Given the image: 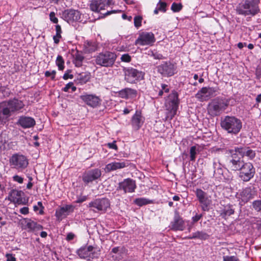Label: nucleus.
Here are the masks:
<instances>
[{
	"instance_id": "42",
	"label": "nucleus",
	"mask_w": 261,
	"mask_h": 261,
	"mask_svg": "<svg viewBox=\"0 0 261 261\" xmlns=\"http://www.w3.org/2000/svg\"><path fill=\"white\" fill-rule=\"evenodd\" d=\"M182 8V5L181 4L179 3H173L171 7V9L174 12H179Z\"/></svg>"
},
{
	"instance_id": "9",
	"label": "nucleus",
	"mask_w": 261,
	"mask_h": 261,
	"mask_svg": "<svg viewBox=\"0 0 261 261\" xmlns=\"http://www.w3.org/2000/svg\"><path fill=\"white\" fill-rule=\"evenodd\" d=\"M76 253L81 258L91 260L98 257L100 250L91 245L85 246L78 249Z\"/></svg>"
},
{
	"instance_id": "23",
	"label": "nucleus",
	"mask_w": 261,
	"mask_h": 261,
	"mask_svg": "<svg viewBox=\"0 0 261 261\" xmlns=\"http://www.w3.org/2000/svg\"><path fill=\"white\" fill-rule=\"evenodd\" d=\"M80 98L89 106L95 108L100 105L101 99L99 97L94 94H85L80 96Z\"/></svg>"
},
{
	"instance_id": "49",
	"label": "nucleus",
	"mask_w": 261,
	"mask_h": 261,
	"mask_svg": "<svg viewBox=\"0 0 261 261\" xmlns=\"http://www.w3.org/2000/svg\"><path fill=\"white\" fill-rule=\"evenodd\" d=\"M151 56H152L153 57V58L155 59L160 60V59H163L164 58L163 56L161 54H160L158 52H155V53L152 52Z\"/></svg>"
},
{
	"instance_id": "59",
	"label": "nucleus",
	"mask_w": 261,
	"mask_h": 261,
	"mask_svg": "<svg viewBox=\"0 0 261 261\" xmlns=\"http://www.w3.org/2000/svg\"><path fill=\"white\" fill-rule=\"evenodd\" d=\"M121 11V10H112V11H107L105 14H104V16H108V15H109L111 14H113V13H119V12H120Z\"/></svg>"
},
{
	"instance_id": "26",
	"label": "nucleus",
	"mask_w": 261,
	"mask_h": 261,
	"mask_svg": "<svg viewBox=\"0 0 261 261\" xmlns=\"http://www.w3.org/2000/svg\"><path fill=\"white\" fill-rule=\"evenodd\" d=\"M17 123L23 128H28L33 127L36 122L32 117L22 116L19 117Z\"/></svg>"
},
{
	"instance_id": "7",
	"label": "nucleus",
	"mask_w": 261,
	"mask_h": 261,
	"mask_svg": "<svg viewBox=\"0 0 261 261\" xmlns=\"http://www.w3.org/2000/svg\"><path fill=\"white\" fill-rule=\"evenodd\" d=\"M116 55L111 51L101 53L97 56L95 59V63L100 66L109 67H112L116 59Z\"/></svg>"
},
{
	"instance_id": "41",
	"label": "nucleus",
	"mask_w": 261,
	"mask_h": 261,
	"mask_svg": "<svg viewBox=\"0 0 261 261\" xmlns=\"http://www.w3.org/2000/svg\"><path fill=\"white\" fill-rule=\"evenodd\" d=\"M143 18L141 16H136L134 17V25L136 28H139L142 25Z\"/></svg>"
},
{
	"instance_id": "55",
	"label": "nucleus",
	"mask_w": 261,
	"mask_h": 261,
	"mask_svg": "<svg viewBox=\"0 0 261 261\" xmlns=\"http://www.w3.org/2000/svg\"><path fill=\"white\" fill-rule=\"evenodd\" d=\"M202 217V214L198 215L196 214L195 216L193 217L192 219V223H195L197 221H198Z\"/></svg>"
},
{
	"instance_id": "15",
	"label": "nucleus",
	"mask_w": 261,
	"mask_h": 261,
	"mask_svg": "<svg viewBox=\"0 0 261 261\" xmlns=\"http://www.w3.org/2000/svg\"><path fill=\"white\" fill-rule=\"evenodd\" d=\"M155 41L154 34L152 32H143L139 34V37L135 41V44L144 45H152Z\"/></svg>"
},
{
	"instance_id": "19",
	"label": "nucleus",
	"mask_w": 261,
	"mask_h": 261,
	"mask_svg": "<svg viewBox=\"0 0 261 261\" xmlns=\"http://www.w3.org/2000/svg\"><path fill=\"white\" fill-rule=\"evenodd\" d=\"M101 175V171L100 169H93L84 172L82 176V179L87 184L99 179Z\"/></svg>"
},
{
	"instance_id": "62",
	"label": "nucleus",
	"mask_w": 261,
	"mask_h": 261,
	"mask_svg": "<svg viewBox=\"0 0 261 261\" xmlns=\"http://www.w3.org/2000/svg\"><path fill=\"white\" fill-rule=\"evenodd\" d=\"M87 198L86 196H83L82 197L79 198L77 199L76 202L77 203H82L85 201L86 200Z\"/></svg>"
},
{
	"instance_id": "63",
	"label": "nucleus",
	"mask_w": 261,
	"mask_h": 261,
	"mask_svg": "<svg viewBox=\"0 0 261 261\" xmlns=\"http://www.w3.org/2000/svg\"><path fill=\"white\" fill-rule=\"evenodd\" d=\"M122 17L124 19H127L129 21H131L132 19V17L131 16H127L125 14H122Z\"/></svg>"
},
{
	"instance_id": "5",
	"label": "nucleus",
	"mask_w": 261,
	"mask_h": 261,
	"mask_svg": "<svg viewBox=\"0 0 261 261\" xmlns=\"http://www.w3.org/2000/svg\"><path fill=\"white\" fill-rule=\"evenodd\" d=\"M227 153L225 161L226 166L232 171H239L242 167L244 161L239 156L238 152L235 151V149L229 150Z\"/></svg>"
},
{
	"instance_id": "39",
	"label": "nucleus",
	"mask_w": 261,
	"mask_h": 261,
	"mask_svg": "<svg viewBox=\"0 0 261 261\" xmlns=\"http://www.w3.org/2000/svg\"><path fill=\"white\" fill-rule=\"evenodd\" d=\"M56 35L53 37V39L55 43L58 44L60 41V39L61 38L62 33L61 27L60 25L57 24L56 25Z\"/></svg>"
},
{
	"instance_id": "46",
	"label": "nucleus",
	"mask_w": 261,
	"mask_h": 261,
	"mask_svg": "<svg viewBox=\"0 0 261 261\" xmlns=\"http://www.w3.org/2000/svg\"><path fill=\"white\" fill-rule=\"evenodd\" d=\"M223 259V261H240L239 259L235 256H224Z\"/></svg>"
},
{
	"instance_id": "20",
	"label": "nucleus",
	"mask_w": 261,
	"mask_h": 261,
	"mask_svg": "<svg viewBox=\"0 0 261 261\" xmlns=\"http://www.w3.org/2000/svg\"><path fill=\"white\" fill-rule=\"evenodd\" d=\"M21 224L23 228L28 232H36L43 229L42 225L29 218H24Z\"/></svg>"
},
{
	"instance_id": "21",
	"label": "nucleus",
	"mask_w": 261,
	"mask_h": 261,
	"mask_svg": "<svg viewBox=\"0 0 261 261\" xmlns=\"http://www.w3.org/2000/svg\"><path fill=\"white\" fill-rule=\"evenodd\" d=\"M62 17L68 23L79 21L81 18V13L78 10H67L63 12Z\"/></svg>"
},
{
	"instance_id": "6",
	"label": "nucleus",
	"mask_w": 261,
	"mask_h": 261,
	"mask_svg": "<svg viewBox=\"0 0 261 261\" xmlns=\"http://www.w3.org/2000/svg\"><path fill=\"white\" fill-rule=\"evenodd\" d=\"M228 106V103L223 99H215L208 105V114L213 117L220 115Z\"/></svg>"
},
{
	"instance_id": "10",
	"label": "nucleus",
	"mask_w": 261,
	"mask_h": 261,
	"mask_svg": "<svg viewBox=\"0 0 261 261\" xmlns=\"http://www.w3.org/2000/svg\"><path fill=\"white\" fill-rule=\"evenodd\" d=\"M123 71L124 79L127 83H135L143 79V72L133 67L124 68Z\"/></svg>"
},
{
	"instance_id": "35",
	"label": "nucleus",
	"mask_w": 261,
	"mask_h": 261,
	"mask_svg": "<svg viewBox=\"0 0 261 261\" xmlns=\"http://www.w3.org/2000/svg\"><path fill=\"white\" fill-rule=\"evenodd\" d=\"M134 202L139 206H142L145 205L152 203L153 201L146 198H138L134 200Z\"/></svg>"
},
{
	"instance_id": "25",
	"label": "nucleus",
	"mask_w": 261,
	"mask_h": 261,
	"mask_svg": "<svg viewBox=\"0 0 261 261\" xmlns=\"http://www.w3.org/2000/svg\"><path fill=\"white\" fill-rule=\"evenodd\" d=\"M74 211V206L72 205H66L58 209L56 211V216L58 219L62 220Z\"/></svg>"
},
{
	"instance_id": "33",
	"label": "nucleus",
	"mask_w": 261,
	"mask_h": 261,
	"mask_svg": "<svg viewBox=\"0 0 261 261\" xmlns=\"http://www.w3.org/2000/svg\"><path fill=\"white\" fill-rule=\"evenodd\" d=\"M209 235L205 232L203 231H197L192 233V235L189 237V239H198L200 240H205L208 238Z\"/></svg>"
},
{
	"instance_id": "61",
	"label": "nucleus",
	"mask_w": 261,
	"mask_h": 261,
	"mask_svg": "<svg viewBox=\"0 0 261 261\" xmlns=\"http://www.w3.org/2000/svg\"><path fill=\"white\" fill-rule=\"evenodd\" d=\"M73 77V75L72 74H69L67 72H66L64 73L63 76V78L66 80H68V79H72Z\"/></svg>"
},
{
	"instance_id": "48",
	"label": "nucleus",
	"mask_w": 261,
	"mask_h": 261,
	"mask_svg": "<svg viewBox=\"0 0 261 261\" xmlns=\"http://www.w3.org/2000/svg\"><path fill=\"white\" fill-rule=\"evenodd\" d=\"M6 261H16L15 255L11 253H7L5 255Z\"/></svg>"
},
{
	"instance_id": "43",
	"label": "nucleus",
	"mask_w": 261,
	"mask_h": 261,
	"mask_svg": "<svg viewBox=\"0 0 261 261\" xmlns=\"http://www.w3.org/2000/svg\"><path fill=\"white\" fill-rule=\"evenodd\" d=\"M253 208L257 212L261 211V200H255L252 202Z\"/></svg>"
},
{
	"instance_id": "27",
	"label": "nucleus",
	"mask_w": 261,
	"mask_h": 261,
	"mask_svg": "<svg viewBox=\"0 0 261 261\" xmlns=\"http://www.w3.org/2000/svg\"><path fill=\"white\" fill-rule=\"evenodd\" d=\"M235 151L238 152L242 157L247 156L249 159L252 160L255 156L256 153L249 147H235Z\"/></svg>"
},
{
	"instance_id": "32",
	"label": "nucleus",
	"mask_w": 261,
	"mask_h": 261,
	"mask_svg": "<svg viewBox=\"0 0 261 261\" xmlns=\"http://www.w3.org/2000/svg\"><path fill=\"white\" fill-rule=\"evenodd\" d=\"M84 48L86 53H92L97 50V43L94 41H86L84 42Z\"/></svg>"
},
{
	"instance_id": "16",
	"label": "nucleus",
	"mask_w": 261,
	"mask_h": 261,
	"mask_svg": "<svg viewBox=\"0 0 261 261\" xmlns=\"http://www.w3.org/2000/svg\"><path fill=\"white\" fill-rule=\"evenodd\" d=\"M217 90L213 87H203L196 94L195 97L200 101L208 100L216 95Z\"/></svg>"
},
{
	"instance_id": "60",
	"label": "nucleus",
	"mask_w": 261,
	"mask_h": 261,
	"mask_svg": "<svg viewBox=\"0 0 261 261\" xmlns=\"http://www.w3.org/2000/svg\"><path fill=\"white\" fill-rule=\"evenodd\" d=\"M162 90L165 91L166 93H168L169 92V89L168 88V85L165 84H162L161 85Z\"/></svg>"
},
{
	"instance_id": "56",
	"label": "nucleus",
	"mask_w": 261,
	"mask_h": 261,
	"mask_svg": "<svg viewBox=\"0 0 261 261\" xmlns=\"http://www.w3.org/2000/svg\"><path fill=\"white\" fill-rule=\"evenodd\" d=\"M73 83L72 82H69L66 85L65 87L63 89V90L64 92H68L69 89L72 87Z\"/></svg>"
},
{
	"instance_id": "45",
	"label": "nucleus",
	"mask_w": 261,
	"mask_h": 261,
	"mask_svg": "<svg viewBox=\"0 0 261 261\" xmlns=\"http://www.w3.org/2000/svg\"><path fill=\"white\" fill-rule=\"evenodd\" d=\"M166 6L167 4L165 2H161V1H160L158 4V8L159 10L163 12H165L166 11Z\"/></svg>"
},
{
	"instance_id": "51",
	"label": "nucleus",
	"mask_w": 261,
	"mask_h": 261,
	"mask_svg": "<svg viewBox=\"0 0 261 261\" xmlns=\"http://www.w3.org/2000/svg\"><path fill=\"white\" fill-rule=\"evenodd\" d=\"M49 18L51 21L53 23H57L58 21V18L55 16V13L51 12L49 14Z\"/></svg>"
},
{
	"instance_id": "8",
	"label": "nucleus",
	"mask_w": 261,
	"mask_h": 261,
	"mask_svg": "<svg viewBox=\"0 0 261 261\" xmlns=\"http://www.w3.org/2000/svg\"><path fill=\"white\" fill-rule=\"evenodd\" d=\"M9 162L12 168L18 171H23L29 164L27 158L19 153L13 154L10 158Z\"/></svg>"
},
{
	"instance_id": "64",
	"label": "nucleus",
	"mask_w": 261,
	"mask_h": 261,
	"mask_svg": "<svg viewBox=\"0 0 261 261\" xmlns=\"http://www.w3.org/2000/svg\"><path fill=\"white\" fill-rule=\"evenodd\" d=\"M255 100L257 103H259L261 101V93L257 96Z\"/></svg>"
},
{
	"instance_id": "13",
	"label": "nucleus",
	"mask_w": 261,
	"mask_h": 261,
	"mask_svg": "<svg viewBox=\"0 0 261 261\" xmlns=\"http://www.w3.org/2000/svg\"><path fill=\"white\" fill-rule=\"evenodd\" d=\"M196 196L200 203L202 211L207 212L210 210V206L212 203L211 197L208 196L207 193L200 189H197L195 191Z\"/></svg>"
},
{
	"instance_id": "3",
	"label": "nucleus",
	"mask_w": 261,
	"mask_h": 261,
	"mask_svg": "<svg viewBox=\"0 0 261 261\" xmlns=\"http://www.w3.org/2000/svg\"><path fill=\"white\" fill-rule=\"evenodd\" d=\"M220 125L227 133L236 135L242 129V122L234 116H226L221 120Z\"/></svg>"
},
{
	"instance_id": "11",
	"label": "nucleus",
	"mask_w": 261,
	"mask_h": 261,
	"mask_svg": "<svg viewBox=\"0 0 261 261\" xmlns=\"http://www.w3.org/2000/svg\"><path fill=\"white\" fill-rule=\"evenodd\" d=\"M110 206L109 200L106 198H97L89 203L88 207L94 212L105 213Z\"/></svg>"
},
{
	"instance_id": "40",
	"label": "nucleus",
	"mask_w": 261,
	"mask_h": 261,
	"mask_svg": "<svg viewBox=\"0 0 261 261\" xmlns=\"http://www.w3.org/2000/svg\"><path fill=\"white\" fill-rule=\"evenodd\" d=\"M56 64L59 70H63L64 69V60L61 55L57 56Z\"/></svg>"
},
{
	"instance_id": "52",
	"label": "nucleus",
	"mask_w": 261,
	"mask_h": 261,
	"mask_svg": "<svg viewBox=\"0 0 261 261\" xmlns=\"http://www.w3.org/2000/svg\"><path fill=\"white\" fill-rule=\"evenodd\" d=\"M13 179L14 181L17 182L19 184H22L23 181V178L17 175H14L13 177Z\"/></svg>"
},
{
	"instance_id": "30",
	"label": "nucleus",
	"mask_w": 261,
	"mask_h": 261,
	"mask_svg": "<svg viewBox=\"0 0 261 261\" xmlns=\"http://www.w3.org/2000/svg\"><path fill=\"white\" fill-rule=\"evenodd\" d=\"M131 122L133 127L136 130H138L141 127L143 120L140 112L136 111L132 118Z\"/></svg>"
},
{
	"instance_id": "4",
	"label": "nucleus",
	"mask_w": 261,
	"mask_h": 261,
	"mask_svg": "<svg viewBox=\"0 0 261 261\" xmlns=\"http://www.w3.org/2000/svg\"><path fill=\"white\" fill-rule=\"evenodd\" d=\"M179 99L178 93L173 90L168 97V100L166 103V108L167 111L166 120H171L176 115L178 108Z\"/></svg>"
},
{
	"instance_id": "24",
	"label": "nucleus",
	"mask_w": 261,
	"mask_h": 261,
	"mask_svg": "<svg viewBox=\"0 0 261 261\" xmlns=\"http://www.w3.org/2000/svg\"><path fill=\"white\" fill-rule=\"evenodd\" d=\"M24 195L23 192L17 190H12L9 193L10 200L18 204H25L26 203L25 199L22 198Z\"/></svg>"
},
{
	"instance_id": "53",
	"label": "nucleus",
	"mask_w": 261,
	"mask_h": 261,
	"mask_svg": "<svg viewBox=\"0 0 261 261\" xmlns=\"http://www.w3.org/2000/svg\"><path fill=\"white\" fill-rule=\"evenodd\" d=\"M108 146L111 149H113L116 150L118 149V147L116 144L115 141H114L112 143H109L108 144Z\"/></svg>"
},
{
	"instance_id": "36",
	"label": "nucleus",
	"mask_w": 261,
	"mask_h": 261,
	"mask_svg": "<svg viewBox=\"0 0 261 261\" xmlns=\"http://www.w3.org/2000/svg\"><path fill=\"white\" fill-rule=\"evenodd\" d=\"M123 248L119 247H114L112 249L111 253H114L116 255H112V257L115 260H120L122 258L121 254L122 253Z\"/></svg>"
},
{
	"instance_id": "12",
	"label": "nucleus",
	"mask_w": 261,
	"mask_h": 261,
	"mask_svg": "<svg viewBox=\"0 0 261 261\" xmlns=\"http://www.w3.org/2000/svg\"><path fill=\"white\" fill-rule=\"evenodd\" d=\"M239 177L245 182L249 181L252 178L255 173V169L252 163H243L242 167L239 169Z\"/></svg>"
},
{
	"instance_id": "29",
	"label": "nucleus",
	"mask_w": 261,
	"mask_h": 261,
	"mask_svg": "<svg viewBox=\"0 0 261 261\" xmlns=\"http://www.w3.org/2000/svg\"><path fill=\"white\" fill-rule=\"evenodd\" d=\"M221 166V165L219 162H217L216 161L213 162V167L214 169V176L219 181H224L226 179V178L223 175V169Z\"/></svg>"
},
{
	"instance_id": "47",
	"label": "nucleus",
	"mask_w": 261,
	"mask_h": 261,
	"mask_svg": "<svg viewBox=\"0 0 261 261\" xmlns=\"http://www.w3.org/2000/svg\"><path fill=\"white\" fill-rule=\"evenodd\" d=\"M56 74V71L55 70H53L51 71H46L45 72V73H44L45 76L46 77H49V76H50L51 77V79L52 80H55Z\"/></svg>"
},
{
	"instance_id": "14",
	"label": "nucleus",
	"mask_w": 261,
	"mask_h": 261,
	"mask_svg": "<svg viewBox=\"0 0 261 261\" xmlns=\"http://www.w3.org/2000/svg\"><path fill=\"white\" fill-rule=\"evenodd\" d=\"M158 71L162 76L170 77L175 73L176 67L170 61L164 62L157 67Z\"/></svg>"
},
{
	"instance_id": "2",
	"label": "nucleus",
	"mask_w": 261,
	"mask_h": 261,
	"mask_svg": "<svg viewBox=\"0 0 261 261\" xmlns=\"http://www.w3.org/2000/svg\"><path fill=\"white\" fill-rule=\"evenodd\" d=\"M259 3L260 0H242L236 7V13L244 16H255L260 11Z\"/></svg>"
},
{
	"instance_id": "28",
	"label": "nucleus",
	"mask_w": 261,
	"mask_h": 261,
	"mask_svg": "<svg viewBox=\"0 0 261 261\" xmlns=\"http://www.w3.org/2000/svg\"><path fill=\"white\" fill-rule=\"evenodd\" d=\"M137 93V91L135 89L125 88L119 91L118 92V95L122 98H134L136 97Z\"/></svg>"
},
{
	"instance_id": "31",
	"label": "nucleus",
	"mask_w": 261,
	"mask_h": 261,
	"mask_svg": "<svg viewBox=\"0 0 261 261\" xmlns=\"http://www.w3.org/2000/svg\"><path fill=\"white\" fill-rule=\"evenodd\" d=\"M127 163L125 162H112L107 164L105 167L106 172H109L117 169L123 168L127 166Z\"/></svg>"
},
{
	"instance_id": "50",
	"label": "nucleus",
	"mask_w": 261,
	"mask_h": 261,
	"mask_svg": "<svg viewBox=\"0 0 261 261\" xmlns=\"http://www.w3.org/2000/svg\"><path fill=\"white\" fill-rule=\"evenodd\" d=\"M121 60L123 62H129L131 60V57L128 54H124L122 55Z\"/></svg>"
},
{
	"instance_id": "54",
	"label": "nucleus",
	"mask_w": 261,
	"mask_h": 261,
	"mask_svg": "<svg viewBox=\"0 0 261 261\" xmlns=\"http://www.w3.org/2000/svg\"><path fill=\"white\" fill-rule=\"evenodd\" d=\"M255 75L257 79L259 80L261 78V68L257 67L255 71Z\"/></svg>"
},
{
	"instance_id": "58",
	"label": "nucleus",
	"mask_w": 261,
	"mask_h": 261,
	"mask_svg": "<svg viewBox=\"0 0 261 261\" xmlns=\"http://www.w3.org/2000/svg\"><path fill=\"white\" fill-rule=\"evenodd\" d=\"M75 237L74 234L72 232H69L67 234L66 237V240L69 241L72 240Z\"/></svg>"
},
{
	"instance_id": "1",
	"label": "nucleus",
	"mask_w": 261,
	"mask_h": 261,
	"mask_svg": "<svg viewBox=\"0 0 261 261\" xmlns=\"http://www.w3.org/2000/svg\"><path fill=\"white\" fill-rule=\"evenodd\" d=\"M24 107L23 102L13 98L0 103V123L5 122L12 114L19 113Z\"/></svg>"
},
{
	"instance_id": "57",
	"label": "nucleus",
	"mask_w": 261,
	"mask_h": 261,
	"mask_svg": "<svg viewBox=\"0 0 261 261\" xmlns=\"http://www.w3.org/2000/svg\"><path fill=\"white\" fill-rule=\"evenodd\" d=\"M29 212V208L28 207H23L20 210V213L23 215H27Z\"/></svg>"
},
{
	"instance_id": "22",
	"label": "nucleus",
	"mask_w": 261,
	"mask_h": 261,
	"mask_svg": "<svg viewBox=\"0 0 261 261\" xmlns=\"http://www.w3.org/2000/svg\"><path fill=\"white\" fill-rule=\"evenodd\" d=\"M136 188L135 181L130 178H127L119 183L117 190H123L124 193H132L135 191Z\"/></svg>"
},
{
	"instance_id": "17",
	"label": "nucleus",
	"mask_w": 261,
	"mask_h": 261,
	"mask_svg": "<svg viewBox=\"0 0 261 261\" xmlns=\"http://www.w3.org/2000/svg\"><path fill=\"white\" fill-rule=\"evenodd\" d=\"M112 5H114L112 0H92L89 7L91 11L98 13Z\"/></svg>"
},
{
	"instance_id": "37",
	"label": "nucleus",
	"mask_w": 261,
	"mask_h": 261,
	"mask_svg": "<svg viewBox=\"0 0 261 261\" xmlns=\"http://www.w3.org/2000/svg\"><path fill=\"white\" fill-rule=\"evenodd\" d=\"M84 57L82 54L77 51L74 55L73 63L76 67H81L82 65Z\"/></svg>"
},
{
	"instance_id": "34",
	"label": "nucleus",
	"mask_w": 261,
	"mask_h": 261,
	"mask_svg": "<svg viewBox=\"0 0 261 261\" xmlns=\"http://www.w3.org/2000/svg\"><path fill=\"white\" fill-rule=\"evenodd\" d=\"M234 210L232 208V205H227L224 206L221 213L222 218L226 219L228 217L234 214Z\"/></svg>"
},
{
	"instance_id": "44",
	"label": "nucleus",
	"mask_w": 261,
	"mask_h": 261,
	"mask_svg": "<svg viewBox=\"0 0 261 261\" xmlns=\"http://www.w3.org/2000/svg\"><path fill=\"white\" fill-rule=\"evenodd\" d=\"M190 160L194 161L195 160L196 155V147L195 146H193L190 148Z\"/></svg>"
},
{
	"instance_id": "38",
	"label": "nucleus",
	"mask_w": 261,
	"mask_h": 261,
	"mask_svg": "<svg viewBox=\"0 0 261 261\" xmlns=\"http://www.w3.org/2000/svg\"><path fill=\"white\" fill-rule=\"evenodd\" d=\"M90 79V73L89 72H83L79 74L77 80L81 83H86Z\"/></svg>"
},
{
	"instance_id": "18",
	"label": "nucleus",
	"mask_w": 261,
	"mask_h": 261,
	"mask_svg": "<svg viewBox=\"0 0 261 261\" xmlns=\"http://www.w3.org/2000/svg\"><path fill=\"white\" fill-rule=\"evenodd\" d=\"M185 223L179 212L175 211L173 219L170 223V229L173 231H183L186 228Z\"/></svg>"
}]
</instances>
